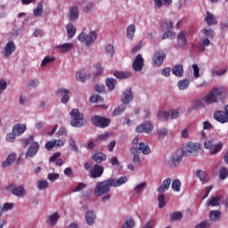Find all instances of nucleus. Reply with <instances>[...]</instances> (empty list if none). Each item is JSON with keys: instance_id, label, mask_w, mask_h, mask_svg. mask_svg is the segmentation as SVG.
I'll return each instance as SVG.
<instances>
[{"instance_id": "nucleus-1", "label": "nucleus", "mask_w": 228, "mask_h": 228, "mask_svg": "<svg viewBox=\"0 0 228 228\" xmlns=\"http://www.w3.org/2000/svg\"><path fill=\"white\" fill-rule=\"evenodd\" d=\"M217 97L225 99L227 97V88L225 86L214 87L206 97L203 98L204 102L207 104H213L218 102Z\"/></svg>"}, {"instance_id": "nucleus-2", "label": "nucleus", "mask_w": 228, "mask_h": 228, "mask_svg": "<svg viewBox=\"0 0 228 228\" xmlns=\"http://www.w3.org/2000/svg\"><path fill=\"white\" fill-rule=\"evenodd\" d=\"M111 187H113V184L111 183L110 178L102 182H98L94 190V194L95 197L108 195L109 191H111Z\"/></svg>"}, {"instance_id": "nucleus-3", "label": "nucleus", "mask_w": 228, "mask_h": 228, "mask_svg": "<svg viewBox=\"0 0 228 228\" xmlns=\"http://www.w3.org/2000/svg\"><path fill=\"white\" fill-rule=\"evenodd\" d=\"M69 115L72 118L70 122L72 127H85V126H86V119H85V115L79 112L78 109H73Z\"/></svg>"}, {"instance_id": "nucleus-4", "label": "nucleus", "mask_w": 228, "mask_h": 228, "mask_svg": "<svg viewBox=\"0 0 228 228\" xmlns=\"http://www.w3.org/2000/svg\"><path fill=\"white\" fill-rule=\"evenodd\" d=\"M34 140L35 139L33 135H30L29 137L22 140V144L24 145V147H28L29 143H31L26 152V158H33V156H35L40 149V145L38 144V142H34Z\"/></svg>"}, {"instance_id": "nucleus-5", "label": "nucleus", "mask_w": 228, "mask_h": 228, "mask_svg": "<svg viewBox=\"0 0 228 228\" xmlns=\"http://www.w3.org/2000/svg\"><path fill=\"white\" fill-rule=\"evenodd\" d=\"M204 147L205 149L209 151V154L213 156L215 154H218V152H220V151L224 149V143H222L221 142L216 143L215 139L210 138L204 142Z\"/></svg>"}, {"instance_id": "nucleus-6", "label": "nucleus", "mask_w": 228, "mask_h": 228, "mask_svg": "<svg viewBox=\"0 0 228 228\" xmlns=\"http://www.w3.org/2000/svg\"><path fill=\"white\" fill-rule=\"evenodd\" d=\"M91 124L94 126L95 127H100V129H104L111 124V119L108 118H104L102 116H92L91 117Z\"/></svg>"}, {"instance_id": "nucleus-7", "label": "nucleus", "mask_w": 228, "mask_h": 228, "mask_svg": "<svg viewBox=\"0 0 228 228\" xmlns=\"http://www.w3.org/2000/svg\"><path fill=\"white\" fill-rule=\"evenodd\" d=\"M77 40L86 44L87 47H90V45H92V44L97 40V32L92 30L88 34L82 32L78 35Z\"/></svg>"}, {"instance_id": "nucleus-8", "label": "nucleus", "mask_w": 228, "mask_h": 228, "mask_svg": "<svg viewBox=\"0 0 228 228\" xmlns=\"http://www.w3.org/2000/svg\"><path fill=\"white\" fill-rule=\"evenodd\" d=\"M200 151V143L187 142L186 145L182 148V154L183 156H197V152Z\"/></svg>"}, {"instance_id": "nucleus-9", "label": "nucleus", "mask_w": 228, "mask_h": 228, "mask_svg": "<svg viewBox=\"0 0 228 228\" xmlns=\"http://www.w3.org/2000/svg\"><path fill=\"white\" fill-rule=\"evenodd\" d=\"M165 51L159 50V52H156L151 58L152 66L161 67V65H163V61H165Z\"/></svg>"}, {"instance_id": "nucleus-10", "label": "nucleus", "mask_w": 228, "mask_h": 228, "mask_svg": "<svg viewBox=\"0 0 228 228\" xmlns=\"http://www.w3.org/2000/svg\"><path fill=\"white\" fill-rule=\"evenodd\" d=\"M188 45V39L186 38V31L181 30L177 35V43L175 45V49H185Z\"/></svg>"}, {"instance_id": "nucleus-11", "label": "nucleus", "mask_w": 228, "mask_h": 228, "mask_svg": "<svg viewBox=\"0 0 228 228\" xmlns=\"http://www.w3.org/2000/svg\"><path fill=\"white\" fill-rule=\"evenodd\" d=\"M90 178L91 179H98V177H102L104 174V167L101 165L95 164L90 170Z\"/></svg>"}, {"instance_id": "nucleus-12", "label": "nucleus", "mask_w": 228, "mask_h": 228, "mask_svg": "<svg viewBox=\"0 0 228 228\" xmlns=\"http://www.w3.org/2000/svg\"><path fill=\"white\" fill-rule=\"evenodd\" d=\"M69 22H76L79 19V7L77 5H72L67 14Z\"/></svg>"}, {"instance_id": "nucleus-13", "label": "nucleus", "mask_w": 228, "mask_h": 228, "mask_svg": "<svg viewBox=\"0 0 228 228\" xmlns=\"http://www.w3.org/2000/svg\"><path fill=\"white\" fill-rule=\"evenodd\" d=\"M8 190H10L12 195H15V197H24V195H26V189L24 188V185H20L16 187L12 183L8 186Z\"/></svg>"}, {"instance_id": "nucleus-14", "label": "nucleus", "mask_w": 228, "mask_h": 228, "mask_svg": "<svg viewBox=\"0 0 228 228\" xmlns=\"http://www.w3.org/2000/svg\"><path fill=\"white\" fill-rule=\"evenodd\" d=\"M152 129H154V125L148 122L137 126L135 131L136 133H146V134H149L150 133H152Z\"/></svg>"}, {"instance_id": "nucleus-15", "label": "nucleus", "mask_w": 228, "mask_h": 228, "mask_svg": "<svg viewBox=\"0 0 228 228\" xmlns=\"http://www.w3.org/2000/svg\"><path fill=\"white\" fill-rule=\"evenodd\" d=\"M69 94H70V91L65 88H60L56 91L57 97H61V102L62 104H67L70 101V95Z\"/></svg>"}, {"instance_id": "nucleus-16", "label": "nucleus", "mask_w": 228, "mask_h": 228, "mask_svg": "<svg viewBox=\"0 0 228 228\" xmlns=\"http://www.w3.org/2000/svg\"><path fill=\"white\" fill-rule=\"evenodd\" d=\"M133 99H134V94H133L131 87H127L123 92V97L121 98V102H123V104H129V102H131Z\"/></svg>"}, {"instance_id": "nucleus-17", "label": "nucleus", "mask_w": 228, "mask_h": 228, "mask_svg": "<svg viewBox=\"0 0 228 228\" xmlns=\"http://www.w3.org/2000/svg\"><path fill=\"white\" fill-rule=\"evenodd\" d=\"M132 67L135 72H140L143 69V57H142V54L136 55Z\"/></svg>"}, {"instance_id": "nucleus-18", "label": "nucleus", "mask_w": 228, "mask_h": 228, "mask_svg": "<svg viewBox=\"0 0 228 228\" xmlns=\"http://www.w3.org/2000/svg\"><path fill=\"white\" fill-rule=\"evenodd\" d=\"M214 118L220 124H227L228 116L224 110H217L214 113Z\"/></svg>"}, {"instance_id": "nucleus-19", "label": "nucleus", "mask_w": 228, "mask_h": 228, "mask_svg": "<svg viewBox=\"0 0 228 228\" xmlns=\"http://www.w3.org/2000/svg\"><path fill=\"white\" fill-rule=\"evenodd\" d=\"M134 152H142L144 155L151 154V147L145 142H140L135 148H132Z\"/></svg>"}, {"instance_id": "nucleus-20", "label": "nucleus", "mask_w": 228, "mask_h": 228, "mask_svg": "<svg viewBox=\"0 0 228 228\" xmlns=\"http://www.w3.org/2000/svg\"><path fill=\"white\" fill-rule=\"evenodd\" d=\"M183 153H179V151H177L174 156H172L169 159V165L170 167H179V165L181 164V161H183Z\"/></svg>"}, {"instance_id": "nucleus-21", "label": "nucleus", "mask_w": 228, "mask_h": 228, "mask_svg": "<svg viewBox=\"0 0 228 228\" xmlns=\"http://www.w3.org/2000/svg\"><path fill=\"white\" fill-rule=\"evenodd\" d=\"M16 48L17 46H15V43H13L12 41L8 42L4 47V57L10 58V56H12V53H15Z\"/></svg>"}, {"instance_id": "nucleus-22", "label": "nucleus", "mask_w": 228, "mask_h": 228, "mask_svg": "<svg viewBox=\"0 0 228 228\" xmlns=\"http://www.w3.org/2000/svg\"><path fill=\"white\" fill-rule=\"evenodd\" d=\"M205 22H207L208 26H216L218 24V20H216V17H215L213 13L207 12Z\"/></svg>"}, {"instance_id": "nucleus-23", "label": "nucleus", "mask_w": 228, "mask_h": 228, "mask_svg": "<svg viewBox=\"0 0 228 228\" xmlns=\"http://www.w3.org/2000/svg\"><path fill=\"white\" fill-rule=\"evenodd\" d=\"M85 218L87 225H94V224H95V218H97V215L94 210L87 211L86 213Z\"/></svg>"}, {"instance_id": "nucleus-24", "label": "nucleus", "mask_w": 228, "mask_h": 228, "mask_svg": "<svg viewBox=\"0 0 228 228\" xmlns=\"http://www.w3.org/2000/svg\"><path fill=\"white\" fill-rule=\"evenodd\" d=\"M170 184H172V179H165L160 186L158 188L159 193H165V191H168V190L170 189Z\"/></svg>"}, {"instance_id": "nucleus-25", "label": "nucleus", "mask_w": 228, "mask_h": 228, "mask_svg": "<svg viewBox=\"0 0 228 228\" xmlns=\"http://www.w3.org/2000/svg\"><path fill=\"white\" fill-rule=\"evenodd\" d=\"M26 129H28L26 125L19 123L13 126L12 133H14L17 136H20V134H23L26 132Z\"/></svg>"}, {"instance_id": "nucleus-26", "label": "nucleus", "mask_w": 228, "mask_h": 228, "mask_svg": "<svg viewBox=\"0 0 228 228\" xmlns=\"http://www.w3.org/2000/svg\"><path fill=\"white\" fill-rule=\"evenodd\" d=\"M55 49H58L60 53H69V51H72L74 49V44L66 43L63 45H59L55 47Z\"/></svg>"}, {"instance_id": "nucleus-27", "label": "nucleus", "mask_w": 228, "mask_h": 228, "mask_svg": "<svg viewBox=\"0 0 228 228\" xmlns=\"http://www.w3.org/2000/svg\"><path fill=\"white\" fill-rule=\"evenodd\" d=\"M15 159H17V154L11 153L7 157L6 160L2 163V167L4 168H6L7 167H12V165H13V163H15Z\"/></svg>"}, {"instance_id": "nucleus-28", "label": "nucleus", "mask_w": 228, "mask_h": 228, "mask_svg": "<svg viewBox=\"0 0 228 228\" xmlns=\"http://www.w3.org/2000/svg\"><path fill=\"white\" fill-rule=\"evenodd\" d=\"M110 183L114 188H118V186H122V184H126V183H127V178L126 176H121L117 180L110 178Z\"/></svg>"}, {"instance_id": "nucleus-29", "label": "nucleus", "mask_w": 228, "mask_h": 228, "mask_svg": "<svg viewBox=\"0 0 228 228\" xmlns=\"http://www.w3.org/2000/svg\"><path fill=\"white\" fill-rule=\"evenodd\" d=\"M76 77L77 81H81V83H85L86 79H90V74L86 75L85 73V69H79L77 71Z\"/></svg>"}, {"instance_id": "nucleus-30", "label": "nucleus", "mask_w": 228, "mask_h": 228, "mask_svg": "<svg viewBox=\"0 0 228 228\" xmlns=\"http://www.w3.org/2000/svg\"><path fill=\"white\" fill-rule=\"evenodd\" d=\"M108 157L106 156V154L102 152H97L92 155V159L98 164L102 163V161H106Z\"/></svg>"}, {"instance_id": "nucleus-31", "label": "nucleus", "mask_w": 228, "mask_h": 228, "mask_svg": "<svg viewBox=\"0 0 228 228\" xmlns=\"http://www.w3.org/2000/svg\"><path fill=\"white\" fill-rule=\"evenodd\" d=\"M172 72L176 77H181L184 74V68L181 64L175 65L172 68Z\"/></svg>"}, {"instance_id": "nucleus-32", "label": "nucleus", "mask_w": 228, "mask_h": 228, "mask_svg": "<svg viewBox=\"0 0 228 228\" xmlns=\"http://www.w3.org/2000/svg\"><path fill=\"white\" fill-rule=\"evenodd\" d=\"M209 218L212 222H219L222 218V212L218 210H212L209 213Z\"/></svg>"}, {"instance_id": "nucleus-33", "label": "nucleus", "mask_w": 228, "mask_h": 228, "mask_svg": "<svg viewBox=\"0 0 228 228\" xmlns=\"http://www.w3.org/2000/svg\"><path fill=\"white\" fill-rule=\"evenodd\" d=\"M114 76L118 79H128V77H131L132 75L129 71H115Z\"/></svg>"}, {"instance_id": "nucleus-34", "label": "nucleus", "mask_w": 228, "mask_h": 228, "mask_svg": "<svg viewBox=\"0 0 228 228\" xmlns=\"http://www.w3.org/2000/svg\"><path fill=\"white\" fill-rule=\"evenodd\" d=\"M134 33H136V26L134 24H131L126 28V37L130 40H133L134 38Z\"/></svg>"}, {"instance_id": "nucleus-35", "label": "nucleus", "mask_w": 228, "mask_h": 228, "mask_svg": "<svg viewBox=\"0 0 228 228\" xmlns=\"http://www.w3.org/2000/svg\"><path fill=\"white\" fill-rule=\"evenodd\" d=\"M196 175L203 183H208V181H209V178L208 177V173H206L205 171L198 170L196 171Z\"/></svg>"}, {"instance_id": "nucleus-36", "label": "nucleus", "mask_w": 228, "mask_h": 228, "mask_svg": "<svg viewBox=\"0 0 228 228\" xmlns=\"http://www.w3.org/2000/svg\"><path fill=\"white\" fill-rule=\"evenodd\" d=\"M66 31L68 33V38H73L74 35H76V27L73 24L69 23L66 25Z\"/></svg>"}, {"instance_id": "nucleus-37", "label": "nucleus", "mask_w": 228, "mask_h": 228, "mask_svg": "<svg viewBox=\"0 0 228 228\" xmlns=\"http://www.w3.org/2000/svg\"><path fill=\"white\" fill-rule=\"evenodd\" d=\"M200 33L205 37H207L208 38H215V30L209 28H205L201 29Z\"/></svg>"}, {"instance_id": "nucleus-38", "label": "nucleus", "mask_w": 228, "mask_h": 228, "mask_svg": "<svg viewBox=\"0 0 228 228\" xmlns=\"http://www.w3.org/2000/svg\"><path fill=\"white\" fill-rule=\"evenodd\" d=\"M177 86H178L179 90H186L190 86V80L182 79L178 82Z\"/></svg>"}, {"instance_id": "nucleus-39", "label": "nucleus", "mask_w": 228, "mask_h": 228, "mask_svg": "<svg viewBox=\"0 0 228 228\" xmlns=\"http://www.w3.org/2000/svg\"><path fill=\"white\" fill-rule=\"evenodd\" d=\"M13 209V203H4V206L0 204V218L3 216V211H10Z\"/></svg>"}, {"instance_id": "nucleus-40", "label": "nucleus", "mask_w": 228, "mask_h": 228, "mask_svg": "<svg viewBox=\"0 0 228 228\" xmlns=\"http://www.w3.org/2000/svg\"><path fill=\"white\" fill-rule=\"evenodd\" d=\"M171 188L173 191H181V181L179 179L173 180Z\"/></svg>"}, {"instance_id": "nucleus-41", "label": "nucleus", "mask_w": 228, "mask_h": 228, "mask_svg": "<svg viewBox=\"0 0 228 228\" xmlns=\"http://www.w3.org/2000/svg\"><path fill=\"white\" fill-rule=\"evenodd\" d=\"M58 220H60V215L58 212H55L53 215L49 216V224L51 225H56V224H58Z\"/></svg>"}, {"instance_id": "nucleus-42", "label": "nucleus", "mask_w": 228, "mask_h": 228, "mask_svg": "<svg viewBox=\"0 0 228 228\" xmlns=\"http://www.w3.org/2000/svg\"><path fill=\"white\" fill-rule=\"evenodd\" d=\"M42 12H44V4H42V3H39L34 9L33 14L35 15V17H40V15H42Z\"/></svg>"}, {"instance_id": "nucleus-43", "label": "nucleus", "mask_w": 228, "mask_h": 228, "mask_svg": "<svg viewBox=\"0 0 228 228\" xmlns=\"http://www.w3.org/2000/svg\"><path fill=\"white\" fill-rule=\"evenodd\" d=\"M134 219L133 217H130L126 219L121 228H134Z\"/></svg>"}, {"instance_id": "nucleus-44", "label": "nucleus", "mask_w": 228, "mask_h": 228, "mask_svg": "<svg viewBox=\"0 0 228 228\" xmlns=\"http://www.w3.org/2000/svg\"><path fill=\"white\" fill-rule=\"evenodd\" d=\"M159 208V209L167 206V201L165 200V194L160 193L158 197Z\"/></svg>"}, {"instance_id": "nucleus-45", "label": "nucleus", "mask_w": 228, "mask_h": 228, "mask_svg": "<svg viewBox=\"0 0 228 228\" xmlns=\"http://www.w3.org/2000/svg\"><path fill=\"white\" fill-rule=\"evenodd\" d=\"M207 206H212V208H215V206H220V199L212 197L211 200L207 201Z\"/></svg>"}, {"instance_id": "nucleus-46", "label": "nucleus", "mask_w": 228, "mask_h": 228, "mask_svg": "<svg viewBox=\"0 0 228 228\" xmlns=\"http://www.w3.org/2000/svg\"><path fill=\"white\" fill-rule=\"evenodd\" d=\"M124 111H126V104H121L119 106H118L114 111H113V115L114 116H118V115H122V113H124Z\"/></svg>"}, {"instance_id": "nucleus-47", "label": "nucleus", "mask_w": 228, "mask_h": 228, "mask_svg": "<svg viewBox=\"0 0 228 228\" xmlns=\"http://www.w3.org/2000/svg\"><path fill=\"white\" fill-rule=\"evenodd\" d=\"M170 117V112L167 111H159L157 118L159 120H167Z\"/></svg>"}, {"instance_id": "nucleus-48", "label": "nucleus", "mask_w": 228, "mask_h": 228, "mask_svg": "<svg viewBox=\"0 0 228 228\" xmlns=\"http://www.w3.org/2000/svg\"><path fill=\"white\" fill-rule=\"evenodd\" d=\"M106 85L109 90H115V85H117V80L115 78H107Z\"/></svg>"}, {"instance_id": "nucleus-49", "label": "nucleus", "mask_w": 228, "mask_h": 228, "mask_svg": "<svg viewBox=\"0 0 228 228\" xmlns=\"http://www.w3.org/2000/svg\"><path fill=\"white\" fill-rule=\"evenodd\" d=\"M162 28L163 29H174V23L170 20H166L163 24H162Z\"/></svg>"}, {"instance_id": "nucleus-50", "label": "nucleus", "mask_w": 228, "mask_h": 228, "mask_svg": "<svg viewBox=\"0 0 228 228\" xmlns=\"http://www.w3.org/2000/svg\"><path fill=\"white\" fill-rule=\"evenodd\" d=\"M219 177L220 179H222L223 181L227 179L228 177V168L227 167H222L219 170Z\"/></svg>"}, {"instance_id": "nucleus-51", "label": "nucleus", "mask_w": 228, "mask_h": 228, "mask_svg": "<svg viewBox=\"0 0 228 228\" xmlns=\"http://www.w3.org/2000/svg\"><path fill=\"white\" fill-rule=\"evenodd\" d=\"M171 222H175V220H181L183 218V213L173 212L170 216Z\"/></svg>"}, {"instance_id": "nucleus-52", "label": "nucleus", "mask_w": 228, "mask_h": 228, "mask_svg": "<svg viewBox=\"0 0 228 228\" xmlns=\"http://www.w3.org/2000/svg\"><path fill=\"white\" fill-rule=\"evenodd\" d=\"M131 151L134 154L133 163H134V165H140L142 163V160L140 159V155H138V151H134L133 149Z\"/></svg>"}, {"instance_id": "nucleus-53", "label": "nucleus", "mask_w": 228, "mask_h": 228, "mask_svg": "<svg viewBox=\"0 0 228 228\" xmlns=\"http://www.w3.org/2000/svg\"><path fill=\"white\" fill-rule=\"evenodd\" d=\"M192 70L194 77H196V79H199V77H200V68H199V65L192 64Z\"/></svg>"}, {"instance_id": "nucleus-54", "label": "nucleus", "mask_w": 228, "mask_h": 228, "mask_svg": "<svg viewBox=\"0 0 228 228\" xmlns=\"http://www.w3.org/2000/svg\"><path fill=\"white\" fill-rule=\"evenodd\" d=\"M69 147L74 152H79V148L77 147V144H76V140L72 138L69 139Z\"/></svg>"}, {"instance_id": "nucleus-55", "label": "nucleus", "mask_w": 228, "mask_h": 228, "mask_svg": "<svg viewBox=\"0 0 228 228\" xmlns=\"http://www.w3.org/2000/svg\"><path fill=\"white\" fill-rule=\"evenodd\" d=\"M105 51L109 56H113V54H115V46H113V45H107Z\"/></svg>"}, {"instance_id": "nucleus-56", "label": "nucleus", "mask_w": 228, "mask_h": 228, "mask_svg": "<svg viewBox=\"0 0 228 228\" xmlns=\"http://www.w3.org/2000/svg\"><path fill=\"white\" fill-rule=\"evenodd\" d=\"M157 133L160 138H165L168 134V129L166 127L157 130Z\"/></svg>"}, {"instance_id": "nucleus-57", "label": "nucleus", "mask_w": 228, "mask_h": 228, "mask_svg": "<svg viewBox=\"0 0 228 228\" xmlns=\"http://www.w3.org/2000/svg\"><path fill=\"white\" fill-rule=\"evenodd\" d=\"M60 179V174L58 173H50L48 174V180L53 183V181H56Z\"/></svg>"}, {"instance_id": "nucleus-58", "label": "nucleus", "mask_w": 228, "mask_h": 228, "mask_svg": "<svg viewBox=\"0 0 228 228\" xmlns=\"http://www.w3.org/2000/svg\"><path fill=\"white\" fill-rule=\"evenodd\" d=\"M146 186H147V183H141L137 184V185L134 187V191L135 193H140V191H142V190L143 188H145Z\"/></svg>"}, {"instance_id": "nucleus-59", "label": "nucleus", "mask_w": 228, "mask_h": 228, "mask_svg": "<svg viewBox=\"0 0 228 228\" xmlns=\"http://www.w3.org/2000/svg\"><path fill=\"white\" fill-rule=\"evenodd\" d=\"M90 101L91 102H102V101L104 100L102 99V97H101V95L95 94L90 97Z\"/></svg>"}, {"instance_id": "nucleus-60", "label": "nucleus", "mask_w": 228, "mask_h": 228, "mask_svg": "<svg viewBox=\"0 0 228 228\" xmlns=\"http://www.w3.org/2000/svg\"><path fill=\"white\" fill-rule=\"evenodd\" d=\"M17 135H15V134L12 132V133H9L7 135H6V142H9L10 143H13V142H15V137Z\"/></svg>"}, {"instance_id": "nucleus-61", "label": "nucleus", "mask_w": 228, "mask_h": 228, "mask_svg": "<svg viewBox=\"0 0 228 228\" xmlns=\"http://www.w3.org/2000/svg\"><path fill=\"white\" fill-rule=\"evenodd\" d=\"M92 10H94V3L90 2L88 3L85 7L83 12L85 13H90V12H92Z\"/></svg>"}, {"instance_id": "nucleus-62", "label": "nucleus", "mask_w": 228, "mask_h": 228, "mask_svg": "<svg viewBox=\"0 0 228 228\" xmlns=\"http://www.w3.org/2000/svg\"><path fill=\"white\" fill-rule=\"evenodd\" d=\"M51 61H54V57H49V56L45 57L41 62V67L47 65V63H51Z\"/></svg>"}, {"instance_id": "nucleus-63", "label": "nucleus", "mask_w": 228, "mask_h": 228, "mask_svg": "<svg viewBox=\"0 0 228 228\" xmlns=\"http://www.w3.org/2000/svg\"><path fill=\"white\" fill-rule=\"evenodd\" d=\"M82 190H86V183H79L77 187L73 190L74 192L81 191Z\"/></svg>"}, {"instance_id": "nucleus-64", "label": "nucleus", "mask_w": 228, "mask_h": 228, "mask_svg": "<svg viewBox=\"0 0 228 228\" xmlns=\"http://www.w3.org/2000/svg\"><path fill=\"white\" fill-rule=\"evenodd\" d=\"M208 227H209V224L206 220L201 221L200 224H198L195 226V228H208Z\"/></svg>"}]
</instances>
